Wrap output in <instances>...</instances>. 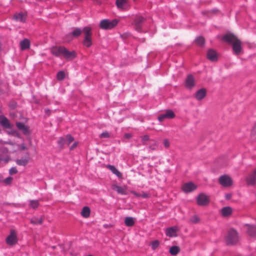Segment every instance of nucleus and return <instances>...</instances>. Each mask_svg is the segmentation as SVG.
I'll return each mask as SVG.
<instances>
[{
	"label": "nucleus",
	"instance_id": "1",
	"mask_svg": "<svg viewBox=\"0 0 256 256\" xmlns=\"http://www.w3.org/2000/svg\"><path fill=\"white\" fill-rule=\"evenodd\" d=\"M50 53L56 57L62 56L68 60H72L76 57L75 51H70L64 46H52L50 50Z\"/></svg>",
	"mask_w": 256,
	"mask_h": 256
},
{
	"label": "nucleus",
	"instance_id": "2",
	"mask_svg": "<svg viewBox=\"0 0 256 256\" xmlns=\"http://www.w3.org/2000/svg\"><path fill=\"white\" fill-rule=\"evenodd\" d=\"M221 40L232 44L234 54L235 55H239L242 50V42L233 33L227 32L224 34Z\"/></svg>",
	"mask_w": 256,
	"mask_h": 256
},
{
	"label": "nucleus",
	"instance_id": "3",
	"mask_svg": "<svg viewBox=\"0 0 256 256\" xmlns=\"http://www.w3.org/2000/svg\"><path fill=\"white\" fill-rule=\"evenodd\" d=\"M226 244L228 246H234L238 242V234L234 228H230L228 231L227 236L225 238Z\"/></svg>",
	"mask_w": 256,
	"mask_h": 256
},
{
	"label": "nucleus",
	"instance_id": "4",
	"mask_svg": "<svg viewBox=\"0 0 256 256\" xmlns=\"http://www.w3.org/2000/svg\"><path fill=\"white\" fill-rule=\"evenodd\" d=\"M82 30L84 34V38L82 42V44L86 48H90L93 43L92 41V28L90 26H84Z\"/></svg>",
	"mask_w": 256,
	"mask_h": 256
},
{
	"label": "nucleus",
	"instance_id": "5",
	"mask_svg": "<svg viewBox=\"0 0 256 256\" xmlns=\"http://www.w3.org/2000/svg\"><path fill=\"white\" fill-rule=\"evenodd\" d=\"M118 21L117 19H114L112 20L104 19L100 21V27L103 30H111L118 24Z\"/></svg>",
	"mask_w": 256,
	"mask_h": 256
},
{
	"label": "nucleus",
	"instance_id": "6",
	"mask_svg": "<svg viewBox=\"0 0 256 256\" xmlns=\"http://www.w3.org/2000/svg\"><path fill=\"white\" fill-rule=\"evenodd\" d=\"M196 200L198 205L200 206H208L210 203L209 196L204 193H199L196 197Z\"/></svg>",
	"mask_w": 256,
	"mask_h": 256
},
{
	"label": "nucleus",
	"instance_id": "7",
	"mask_svg": "<svg viewBox=\"0 0 256 256\" xmlns=\"http://www.w3.org/2000/svg\"><path fill=\"white\" fill-rule=\"evenodd\" d=\"M146 20V18L141 16H135L132 24L136 31L138 32H142V24Z\"/></svg>",
	"mask_w": 256,
	"mask_h": 256
},
{
	"label": "nucleus",
	"instance_id": "8",
	"mask_svg": "<svg viewBox=\"0 0 256 256\" xmlns=\"http://www.w3.org/2000/svg\"><path fill=\"white\" fill-rule=\"evenodd\" d=\"M218 182L222 186L225 188L230 187L233 184L232 178L226 174L220 176L218 178Z\"/></svg>",
	"mask_w": 256,
	"mask_h": 256
},
{
	"label": "nucleus",
	"instance_id": "9",
	"mask_svg": "<svg viewBox=\"0 0 256 256\" xmlns=\"http://www.w3.org/2000/svg\"><path fill=\"white\" fill-rule=\"evenodd\" d=\"M6 244L9 246H14L18 242L16 234L14 230H10V234L6 240Z\"/></svg>",
	"mask_w": 256,
	"mask_h": 256
},
{
	"label": "nucleus",
	"instance_id": "10",
	"mask_svg": "<svg viewBox=\"0 0 256 256\" xmlns=\"http://www.w3.org/2000/svg\"><path fill=\"white\" fill-rule=\"evenodd\" d=\"M16 126L18 130H20L24 136H28L30 135L32 132L28 126H26L23 122H16Z\"/></svg>",
	"mask_w": 256,
	"mask_h": 256
},
{
	"label": "nucleus",
	"instance_id": "11",
	"mask_svg": "<svg viewBox=\"0 0 256 256\" xmlns=\"http://www.w3.org/2000/svg\"><path fill=\"white\" fill-rule=\"evenodd\" d=\"M176 116L174 112L171 110H166L165 113L160 114L158 118L160 122H162L164 119H172Z\"/></svg>",
	"mask_w": 256,
	"mask_h": 256
},
{
	"label": "nucleus",
	"instance_id": "12",
	"mask_svg": "<svg viewBox=\"0 0 256 256\" xmlns=\"http://www.w3.org/2000/svg\"><path fill=\"white\" fill-rule=\"evenodd\" d=\"M198 185L192 182H188L184 184L182 187V190L184 192H192L196 190Z\"/></svg>",
	"mask_w": 256,
	"mask_h": 256
},
{
	"label": "nucleus",
	"instance_id": "13",
	"mask_svg": "<svg viewBox=\"0 0 256 256\" xmlns=\"http://www.w3.org/2000/svg\"><path fill=\"white\" fill-rule=\"evenodd\" d=\"M195 86V80L192 74H188L185 80V87L188 90H192Z\"/></svg>",
	"mask_w": 256,
	"mask_h": 256
},
{
	"label": "nucleus",
	"instance_id": "14",
	"mask_svg": "<svg viewBox=\"0 0 256 256\" xmlns=\"http://www.w3.org/2000/svg\"><path fill=\"white\" fill-rule=\"evenodd\" d=\"M0 125L6 129H11L13 127V124L10 122L7 118L2 114L0 115Z\"/></svg>",
	"mask_w": 256,
	"mask_h": 256
},
{
	"label": "nucleus",
	"instance_id": "15",
	"mask_svg": "<svg viewBox=\"0 0 256 256\" xmlns=\"http://www.w3.org/2000/svg\"><path fill=\"white\" fill-rule=\"evenodd\" d=\"M206 58L211 62H217L218 55L216 52L213 48H209L207 51Z\"/></svg>",
	"mask_w": 256,
	"mask_h": 256
},
{
	"label": "nucleus",
	"instance_id": "16",
	"mask_svg": "<svg viewBox=\"0 0 256 256\" xmlns=\"http://www.w3.org/2000/svg\"><path fill=\"white\" fill-rule=\"evenodd\" d=\"M206 96V90L204 88H202L198 90L194 94V98L198 100H201L204 98Z\"/></svg>",
	"mask_w": 256,
	"mask_h": 256
},
{
	"label": "nucleus",
	"instance_id": "17",
	"mask_svg": "<svg viewBox=\"0 0 256 256\" xmlns=\"http://www.w3.org/2000/svg\"><path fill=\"white\" fill-rule=\"evenodd\" d=\"M246 184L248 185L253 186L256 183V168L253 172L250 174L246 178Z\"/></svg>",
	"mask_w": 256,
	"mask_h": 256
},
{
	"label": "nucleus",
	"instance_id": "18",
	"mask_svg": "<svg viewBox=\"0 0 256 256\" xmlns=\"http://www.w3.org/2000/svg\"><path fill=\"white\" fill-rule=\"evenodd\" d=\"M245 226H247V234L250 237H256V226L250 224H246Z\"/></svg>",
	"mask_w": 256,
	"mask_h": 256
},
{
	"label": "nucleus",
	"instance_id": "19",
	"mask_svg": "<svg viewBox=\"0 0 256 256\" xmlns=\"http://www.w3.org/2000/svg\"><path fill=\"white\" fill-rule=\"evenodd\" d=\"M30 160V156L28 152L26 154V158L24 159H17L16 162L17 164L22 166H26L29 162Z\"/></svg>",
	"mask_w": 256,
	"mask_h": 256
},
{
	"label": "nucleus",
	"instance_id": "20",
	"mask_svg": "<svg viewBox=\"0 0 256 256\" xmlns=\"http://www.w3.org/2000/svg\"><path fill=\"white\" fill-rule=\"evenodd\" d=\"M178 228L176 226L170 227L166 230V234L167 236L172 238L176 236Z\"/></svg>",
	"mask_w": 256,
	"mask_h": 256
},
{
	"label": "nucleus",
	"instance_id": "21",
	"mask_svg": "<svg viewBox=\"0 0 256 256\" xmlns=\"http://www.w3.org/2000/svg\"><path fill=\"white\" fill-rule=\"evenodd\" d=\"M232 212V210L230 206H226L220 210V214L224 218L230 216Z\"/></svg>",
	"mask_w": 256,
	"mask_h": 256
},
{
	"label": "nucleus",
	"instance_id": "22",
	"mask_svg": "<svg viewBox=\"0 0 256 256\" xmlns=\"http://www.w3.org/2000/svg\"><path fill=\"white\" fill-rule=\"evenodd\" d=\"M30 40L27 38H24L20 42V50H27L30 47Z\"/></svg>",
	"mask_w": 256,
	"mask_h": 256
},
{
	"label": "nucleus",
	"instance_id": "23",
	"mask_svg": "<svg viewBox=\"0 0 256 256\" xmlns=\"http://www.w3.org/2000/svg\"><path fill=\"white\" fill-rule=\"evenodd\" d=\"M14 18L16 21L25 22L26 19V14L22 12L16 14L14 15Z\"/></svg>",
	"mask_w": 256,
	"mask_h": 256
},
{
	"label": "nucleus",
	"instance_id": "24",
	"mask_svg": "<svg viewBox=\"0 0 256 256\" xmlns=\"http://www.w3.org/2000/svg\"><path fill=\"white\" fill-rule=\"evenodd\" d=\"M194 42L198 46L203 48L205 45L206 40L204 36H198L194 40Z\"/></svg>",
	"mask_w": 256,
	"mask_h": 256
},
{
	"label": "nucleus",
	"instance_id": "25",
	"mask_svg": "<svg viewBox=\"0 0 256 256\" xmlns=\"http://www.w3.org/2000/svg\"><path fill=\"white\" fill-rule=\"evenodd\" d=\"M106 167L111 170V172L116 174L118 178H122V174L119 172L114 166L108 164Z\"/></svg>",
	"mask_w": 256,
	"mask_h": 256
},
{
	"label": "nucleus",
	"instance_id": "26",
	"mask_svg": "<svg viewBox=\"0 0 256 256\" xmlns=\"http://www.w3.org/2000/svg\"><path fill=\"white\" fill-rule=\"evenodd\" d=\"M90 210L88 206H84L82 211L81 215L85 218H87L90 216Z\"/></svg>",
	"mask_w": 256,
	"mask_h": 256
},
{
	"label": "nucleus",
	"instance_id": "27",
	"mask_svg": "<svg viewBox=\"0 0 256 256\" xmlns=\"http://www.w3.org/2000/svg\"><path fill=\"white\" fill-rule=\"evenodd\" d=\"M134 197L138 198H148L151 196V193H132Z\"/></svg>",
	"mask_w": 256,
	"mask_h": 256
},
{
	"label": "nucleus",
	"instance_id": "28",
	"mask_svg": "<svg viewBox=\"0 0 256 256\" xmlns=\"http://www.w3.org/2000/svg\"><path fill=\"white\" fill-rule=\"evenodd\" d=\"M180 252V248L178 246H171L169 250V252L172 256H176Z\"/></svg>",
	"mask_w": 256,
	"mask_h": 256
},
{
	"label": "nucleus",
	"instance_id": "29",
	"mask_svg": "<svg viewBox=\"0 0 256 256\" xmlns=\"http://www.w3.org/2000/svg\"><path fill=\"white\" fill-rule=\"evenodd\" d=\"M70 33L74 38H77L82 34V30L80 28H75Z\"/></svg>",
	"mask_w": 256,
	"mask_h": 256
},
{
	"label": "nucleus",
	"instance_id": "30",
	"mask_svg": "<svg viewBox=\"0 0 256 256\" xmlns=\"http://www.w3.org/2000/svg\"><path fill=\"white\" fill-rule=\"evenodd\" d=\"M125 225L127 226H132L134 224V218L132 217L127 216L124 220Z\"/></svg>",
	"mask_w": 256,
	"mask_h": 256
},
{
	"label": "nucleus",
	"instance_id": "31",
	"mask_svg": "<svg viewBox=\"0 0 256 256\" xmlns=\"http://www.w3.org/2000/svg\"><path fill=\"white\" fill-rule=\"evenodd\" d=\"M112 189L114 191H116V192H125L126 190V187H122L114 184L112 186Z\"/></svg>",
	"mask_w": 256,
	"mask_h": 256
},
{
	"label": "nucleus",
	"instance_id": "32",
	"mask_svg": "<svg viewBox=\"0 0 256 256\" xmlns=\"http://www.w3.org/2000/svg\"><path fill=\"white\" fill-rule=\"evenodd\" d=\"M43 222V218L41 217L40 218L34 217L30 220V223L34 224H42Z\"/></svg>",
	"mask_w": 256,
	"mask_h": 256
},
{
	"label": "nucleus",
	"instance_id": "33",
	"mask_svg": "<svg viewBox=\"0 0 256 256\" xmlns=\"http://www.w3.org/2000/svg\"><path fill=\"white\" fill-rule=\"evenodd\" d=\"M126 3L127 0H116V4L119 9H122Z\"/></svg>",
	"mask_w": 256,
	"mask_h": 256
},
{
	"label": "nucleus",
	"instance_id": "34",
	"mask_svg": "<svg viewBox=\"0 0 256 256\" xmlns=\"http://www.w3.org/2000/svg\"><path fill=\"white\" fill-rule=\"evenodd\" d=\"M40 204L38 200H30V207L36 209L39 206Z\"/></svg>",
	"mask_w": 256,
	"mask_h": 256
},
{
	"label": "nucleus",
	"instance_id": "35",
	"mask_svg": "<svg viewBox=\"0 0 256 256\" xmlns=\"http://www.w3.org/2000/svg\"><path fill=\"white\" fill-rule=\"evenodd\" d=\"M74 38L70 32L66 34L63 38V40L66 42H70Z\"/></svg>",
	"mask_w": 256,
	"mask_h": 256
},
{
	"label": "nucleus",
	"instance_id": "36",
	"mask_svg": "<svg viewBox=\"0 0 256 256\" xmlns=\"http://www.w3.org/2000/svg\"><path fill=\"white\" fill-rule=\"evenodd\" d=\"M65 77V72L63 70L59 71L56 74V78L58 80H62Z\"/></svg>",
	"mask_w": 256,
	"mask_h": 256
},
{
	"label": "nucleus",
	"instance_id": "37",
	"mask_svg": "<svg viewBox=\"0 0 256 256\" xmlns=\"http://www.w3.org/2000/svg\"><path fill=\"white\" fill-rule=\"evenodd\" d=\"M8 134L9 135H12L19 138H21V135L20 133L16 130L13 129L11 130L10 131L8 132Z\"/></svg>",
	"mask_w": 256,
	"mask_h": 256
},
{
	"label": "nucleus",
	"instance_id": "38",
	"mask_svg": "<svg viewBox=\"0 0 256 256\" xmlns=\"http://www.w3.org/2000/svg\"><path fill=\"white\" fill-rule=\"evenodd\" d=\"M18 106V104L17 102L14 100H10L8 104V108L10 110H15L17 108Z\"/></svg>",
	"mask_w": 256,
	"mask_h": 256
},
{
	"label": "nucleus",
	"instance_id": "39",
	"mask_svg": "<svg viewBox=\"0 0 256 256\" xmlns=\"http://www.w3.org/2000/svg\"><path fill=\"white\" fill-rule=\"evenodd\" d=\"M150 245L152 246V250H156L160 246V241L158 240H154L150 242Z\"/></svg>",
	"mask_w": 256,
	"mask_h": 256
},
{
	"label": "nucleus",
	"instance_id": "40",
	"mask_svg": "<svg viewBox=\"0 0 256 256\" xmlns=\"http://www.w3.org/2000/svg\"><path fill=\"white\" fill-rule=\"evenodd\" d=\"M66 142L64 138L60 137L58 141V144L60 148H62Z\"/></svg>",
	"mask_w": 256,
	"mask_h": 256
},
{
	"label": "nucleus",
	"instance_id": "41",
	"mask_svg": "<svg viewBox=\"0 0 256 256\" xmlns=\"http://www.w3.org/2000/svg\"><path fill=\"white\" fill-rule=\"evenodd\" d=\"M100 138H108L110 137V134L108 132L105 131L102 132L99 136Z\"/></svg>",
	"mask_w": 256,
	"mask_h": 256
},
{
	"label": "nucleus",
	"instance_id": "42",
	"mask_svg": "<svg viewBox=\"0 0 256 256\" xmlns=\"http://www.w3.org/2000/svg\"><path fill=\"white\" fill-rule=\"evenodd\" d=\"M66 140L68 142V144L69 145L74 140V138L71 134H68L66 135Z\"/></svg>",
	"mask_w": 256,
	"mask_h": 256
},
{
	"label": "nucleus",
	"instance_id": "43",
	"mask_svg": "<svg viewBox=\"0 0 256 256\" xmlns=\"http://www.w3.org/2000/svg\"><path fill=\"white\" fill-rule=\"evenodd\" d=\"M12 180L13 178L12 177L8 176L4 180V182L6 184H10L12 182Z\"/></svg>",
	"mask_w": 256,
	"mask_h": 256
},
{
	"label": "nucleus",
	"instance_id": "44",
	"mask_svg": "<svg viewBox=\"0 0 256 256\" xmlns=\"http://www.w3.org/2000/svg\"><path fill=\"white\" fill-rule=\"evenodd\" d=\"M18 172V170L16 167H12L9 170V174L11 175L16 174Z\"/></svg>",
	"mask_w": 256,
	"mask_h": 256
},
{
	"label": "nucleus",
	"instance_id": "45",
	"mask_svg": "<svg viewBox=\"0 0 256 256\" xmlns=\"http://www.w3.org/2000/svg\"><path fill=\"white\" fill-rule=\"evenodd\" d=\"M164 146L168 148L170 146V142L168 139H164Z\"/></svg>",
	"mask_w": 256,
	"mask_h": 256
},
{
	"label": "nucleus",
	"instance_id": "46",
	"mask_svg": "<svg viewBox=\"0 0 256 256\" xmlns=\"http://www.w3.org/2000/svg\"><path fill=\"white\" fill-rule=\"evenodd\" d=\"M142 140L144 142L148 141L150 140V137L148 135H144L142 137Z\"/></svg>",
	"mask_w": 256,
	"mask_h": 256
},
{
	"label": "nucleus",
	"instance_id": "47",
	"mask_svg": "<svg viewBox=\"0 0 256 256\" xmlns=\"http://www.w3.org/2000/svg\"><path fill=\"white\" fill-rule=\"evenodd\" d=\"M157 146V143L156 142H154V144L150 146L149 148L152 150H154L156 148V146Z\"/></svg>",
	"mask_w": 256,
	"mask_h": 256
},
{
	"label": "nucleus",
	"instance_id": "48",
	"mask_svg": "<svg viewBox=\"0 0 256 256\" xmlns=\"http://www.w3.org/2000/svg\"><path fill=\"white\" fill-rule=\"evenodd\" d=\"M44 112L48 116H49L51 114V110L48 108H46L44 109Z\"/></svg>",
	"mask_w": 256,
	"mask_h": 256
},
{
	"label": "nucleus",
	"instance_id": "49",
	"mask_svg": "<svg viewBox=\"0 0 256 256\" xmlns=\"http://www.w3.org/2000/svg\"><path fill=\"white\" fill-rule=\"evenodd\" d=\"M78 144V142H75L72 146H71L70 147V150H74V148H76Z\"/></svg>",
	"mask_w": 256,
	"mask_h": 256
},
{
	"label": "nucleus",
	"instance_id": "50",
	"mask_svg": "<svg viewBox=\"0 0 256 256\" xmlns=\"http://www.w3.org/2000/svg\"><path fill=\"white\" fill-rule=\"evenodd\" d=\"M252 134L253 135L256 134V122H255L254 125L252 130Z\"/></svg>",
	"mask_w": 256,
	"mask_h": 256
},
{
	"label": "nucleus",
	"instance_id": "51",
	"mask_svg": "<svg viewBox=\"0 0 256 256\" xmlns=\"http://www.w3.org/2000/svg\"><path fill=\"white\" fill-rule=\"evenodd\" d=\"M232 196V193H228L226 194L225 198L226 200H229L231 198Z\"/></svg>",
	"mask_w": 256,
	"mask_h": 256
},
{
	"label": "nucleus",
	"instance_id": "52",
	"mask_svg": "<svg viewBox=\"0 0 256 256\" xmlns=\"http://www.w3.org/2000/svg\"><path fill=\"white\" fill-rule=\"evenodd\" d=\"M8 160H9V158H3L2 157V156L0 155V162H2V161H4L5 162L7 163V162H8Z\"/></svg>",
	"mask_w": 256,
	"mask_h": 256
},
{
	"label": "nucleus",
	"instance_id": "53",
	"mask_svg": "<svg viewBox=\"0 0 256 256\" xmlns=\"http://www.w3.org/2000/svg\"><path fill=\"white\" fill-rule=\"evenodd\" d=\"M94 2L98 5H101L102 4V0H93Z\"/></svg>",
	"mask_w": 256,
	"mask_h": 256
},
{
	"label": "nucleus",
	"instance_id": "54",
	"mask_svg": "<svg viewBox=\"0 0 256 256\" xmlns=\"http://www.w3.org/2000/svg\"><path fill=\"white\" fill-rule=\"evenodd\" d=\"M27 149V147L24 145V144H22L20 145V150H24Z\"/></svg>",
	"mask_w": 256,
	"mask_h": 256
},
{
	"label": "nucleus",
	"instance_id": "55",
	"mask_svg": "<svg viewBox=\"0 0 256 256\" xmlns=\"http://www.w3.org/2000/svg\"><path fill=\"white\" fill-rule=\"evenodd\" d=\"M6 92L2 88V86H0V94H4Z\"/></svg>",
	"mask_w": 256,
	"mask_h": 256
},
{
	"label": "nucleus",
	"instance_id": "56",
	"mask_svg": "<svg viewBox=\"0 0 256 256\" xmlns=\"http://www.w3.org/2000/svg\"><path fill=\"white\" fill-rule=\"evenodd\" d=\"M104 228H108L112 227V224H104Z\"/></svg>",
	"mask_w": 256,
	"mask_h": 256
},
{
	"label": "nucleus",
	"instance_id": "57",
	"mask_svg": "<svg viewBox=\"0 0 256 256\" xmlns=\"http://www.w3.org/2000/svg\"><path fill=\"white\" fill-rule=\"evenodd\" d=\"M194 218H195V220L194 221V222H196V223L198 222V220H199L198 218V216H195Z\"/></svg>",
	"mask_w": 256,
	"mask_h": 256
},
{
	"label": "nucleus",
	"instance_id": "58",
	"mask_svg": "<svg viewBox=\"0 0 256 256\" xmlns=\"http://www.w3.org/2000/svg\"><path fill=\"white\" fill-rule=\"evenodd\" d=\"M125 136L126 138H130L131 136L130 134H126Z\"/></svg>",
	"mask_w": 256,
	"mask_h": 256
},
{
	"label": "nucleus",
	"instance_id": "59",
	"mask_svg": "<svg viewBox=\"0 0 256 256\" xmlns=\"http://www.w3.org/2000/svg\"><path fill=\"white\" fill-rule=\"evenodd\" d=\"M15 115L16 114H15L14 112H10V116H15Z\"/></svg>",
	"mask_w": 256,
	"mask_h": 256
},
{
	"label": "nucleus",
	"instance_id": "60",
	"mask_svg": "<svg viewBox=\"0 0 256 256\" xmlns=\"http://www.w3.org/2000/svg\"><path fill=\"white\" fill-rule=\"evenodd\" d=\"M212 11L214 12H218V10L217 9H216V10H212Z\"/></svg>",
	"mask_w": 256,
	"mask_h": 256
},
{
	"label": "nucleus",
	"instance_id": "61",
	"mask_svg": "<svg viewBox=\"0 0 256 256\" xmlns=\"http://www.w3.org/2000/svg\"><path fill=\"white\" fill-rule=\"evenodd\" d=\"M56 248V246H52V249H54Z\"/></svg>",
	"mask_w": 256,
	"mask_h": 256
},
{
	"label": "nucleus",
	"instance_id": "62",
	"mask_svg": "<svg viewBox=\"0 0 256 256\" xmlns=\"http://www.w3.org/2000/svg\"><path fill=\"white\" fill-rule=\"evenodd\" d=\"M122 194H126V192H124V193H122Z\"/></svg>",
	"mask_w": 256,
	"mask_h": 256
}]
</instances>
